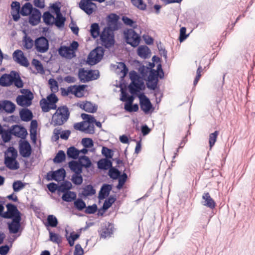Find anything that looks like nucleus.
I'll return each instance as SVG.
<instances>
[{
  "mask_svg": "<svg viewBox=\"0 0 255 255\" xmlns=\"http://www.w3.org/2000/svg\"><path fill=\"white\" fill-rule=\"evenodd\" d=\"M66 159V154L62 150H60L53 159L54 163L59 164L64 162Z\"/></svg>",
  "mask_w": 255,
  "mask_h": 255,
  "instance_id": "obj_41",
  "label": "nucleus"
},
{
  "mask_svg": "<svg viewBox=\"0 0 255 255\" xmlns=\"http://www.w3.org/2000/svg\"><path fill=\"white\" fill-rule=\"evenodd\" d=\"M159 78V74L155 69H151L149 71V76L146 82L147 87L151 90L159 89L158 83Z\"/></svg>",
  "mask_w": 255,
  "mask_h": 255,
  "instance_id": "obj_9",
  "label": "nucleus"
},
{
  "mask_svg": "<svg viewBox=\"0 0 255 255\" xmlns=\"http://www.w3.org/2000/svg\"><path fill=\"white\" fill-rule=\"evenodd\" d=\"M19 151L21 156L24 158L30 157L32 153V148L30 144L27 140H19Z\"/></svg>",
  "mask_w": 255,
  "mask_h": 255,
  "instance_id": "obj_14",
  "label": "nucleus"
},
{
  "mask_svg": "<svg viewBox=\"0 0 255 255\" xmlns=\"http://www.w3.org/2000/svg\"><path fill=\"white\" fill-rule=\"evenodd\" d=\"M34 48L39 53L46 52L49 48V43L47 38L41 36L35 38L34 40Z\"/></svg>",
  "mask_w": 255,
  "mask_h": 255,
  "instance_id": "obj_8",
  "label": "nucleus"
},
{
  "mask_svg": "<svg viewBox=\"0 0 255 255\" xmlns=\"http://www.w3.org/2000/svg\"><path fill=\"white\" fill-rule=\"evenodd\" d=\"M23 46L26 49H30L34 45V41L32 38L25 34L23 38Z\"/></svg>",
  "mask_w": 255,
  "mask_h": 255,
  "instance_id": "obj_44",
  "label": "nucleus"
},
{
  "mask_svg": "<svg viewBox=\"0 0 255 255\" xmlns=\"http://www.w3.org/2000/svg\"><path fill=\"white\" fill-rule=\"evenodd\" d=\"M15 105L10 101L0 100V113L11 114L15 110Z\"/></svg>",
  "mask_w": 255,
  "mask_h": 255,
  "instance_id": "obj_15",
  "label": "nucleus"
},
{
  "mask_svg": "<svg viewBox=\"0 0 255 255\" xmlns=\"http://www.w3.org/2000/svg\"><path fill=\"white\" fill-rule=\"evenodd\" d=\"M28 16H29V23L32 26L37 25L40 22L42 17L41 11L36 8H33Z\"/></svg>",
  "mask_w": 255,
  "mask_h": 255,
  "instance_id": "obj_17",
  "label": "nucleus"
},
{
  "mask_svg": "<svg viewBox=\"0 0 255 255\" xmlns=\"http://www.w3.org/2000/svg\"><path fill=\"white\" fill-rule=\"evenodd\" d=\"M125 110L129 113L137 112L139 107L137 104H125Z\"/></svg>",
  "mask_w": 255,
  "mask_h": 255,
  "instance_id": "obj_55",
  "label": "nucleus"
},
{
  "mask_svg": "<svg viewBox=\"0 0 255 255\" xmlns=\"http://www.w3.org/2000/svg\"><path fill=\"white\" fill-rule=\"evenodd\" d=\"M157 47L160 54L162 55L164 59L166 60L167 58V51L160 41L157 43Z\"/></svg>",
  "mask_w": 255,
  "mask_h": 255,
  "instance_id": "obj_61",
  "label": "nucleus"
},
{
  "mask_svg": "<svg viewBox=\"0 0 255 255\" xmlns=\"http://www.w3.org/2000/svg\"><path fill=\"white\" fill-rule=\"evenodd\" d=\"M66 176V172L64 168L61 167L55 171H50L46 175L47 181L54 180L59 181L64 180Z\"/></svg>",
  "mask_w": 255,
  "mask_h": 255,
  "instance_id": "obj_10",
  "label": "nucleus"
},
{
  "mask_svg": "<svg viewBox=\"0 0 255 255\" xmlns=\"http://www.w3.org/2000/svg\"><path fill=\"white\" fill-rule=\"evenodd\" d=\"M74 95L75 97L78 98H81L84 96V92L85 89L87 87V85H75L72 86Z\"/></svg>",
  "mask_w": 255,
  "mask_h": 255,
  "instance_id": "obj_30",
  "label": "nucleus"
},
{
  "mask_svg": "<svg viewBox=\"0 0 255 255\" xmlns=\"http://www.w3.org/2000/svg\"><path fill=\"white\" fill-rule=\"evenodd\" d=\"M74 206L78 211H83L86 208V204L82 198H79L74 201Z\"/></svg>",
  "mask_w": 255,
  "mask_h": 255,
  "instance_id": "obj_47",
  "label": "nucleus"
},
{
  "mask_svg": "<svg viewBox=\"0 0 255 255\" xmlns=\"http://www.w3.org/2000/svg\"><path fill=\"white\" fill-rule=\"evenodd\" d=\"M12 84L16 86V71H12L10 74H4L0 77L1 86L8 87Z\"/></svg>",
  "mask_w": 255,
  "mask_h": 255,
  "instance_id": "obj_12",
  "label": "nucleus"
},
{
  "mask_svg": "<svg viewBox=\"0 0 255 255\" xmlns=\"http://www.w3.org/2000/svg\"><path fill=\"white\" fill-rule=\"evenodd\" d=\"M96 191L94 187L91 184L86 185L83 188V192L81 193V196H82L84 198H86L88 196H92L96 194Z\"/></svg>",
  "mask_w": 255,
  "mask_h": 255,
  "instance_id": "obj_33",
  "label": "nucleus"
},
{
  "mask_svg": "<svg viewBox=\"0 0 255 255\" xmlns=\"http://www.w3.org/2000/svg\"><path fill=\"white\" fill-rule=\"evenodd\" d=\"M79 161H82V165L83 167L89 168L92 165V163L88 156L86 155H82L79 157Z\"/></svg>",
  "mask_w": 255,
  "mask_h": 255,
  "instance_id": "obj_48",
  "label": "nucleus"
},
{
  "mask_svg": "<svg viewBox=\"0 0 255 255\" xmlns=\"http://www.w3.org/2000/svg\"><path fill=\"white\" fill-rule=\"evenodd\" d=\"M149 53H150V49L146 45H140L137 48V54L142 58L146 59Z\"/></svg>",
  "mask_w": 255,
  "mask_h": 255,
  "instance_id": "obj_31",
  "label": "nucleus"
},
{
  "mask_svg": "<svg viewBox=\"0 0 255 255\" xmlns=\"http://www.w3.org/2000/svg\"><path fill=\"white\" fill-rule=\"evenodd\" d=\"M68 166L70 170L74 173H82L83 172V167L81 161L72 160L69 162Z\"/></svg>",
  "mask_w": 255,
  "mask_h": 255,
  "instance_id": "obj_24",
  "label": "nucleus"
},
{
  "mask_svg": "<svg viewBox=\"0 0 255 255\" xmlns=\"http://www.w3.org/2000/svg\"><path fill=\"white\" fill-rule=\"evenodd\" d=\"M49 232V241L56 243L57 244H59L62 242L61 237L57 234L52 232L50 231V229L47 228Z\"/></svg>",
  "mask_w": 255,
  "mask_h": 255,
  "instance_id": "obj_53",
  "label": "nucleus"
},
{
  "mask_svg": "<svg viewBox=\"0 0 255 255\" xmlns=\"http://www.w3.org/2000/svg\"><path fill=\"white\" fill-rule=\"evenodd\" d=\"M117 198L115 195H111L109 197L108 196L105 200L103 205L109 209L112 206L113 204L115 202Z\"/></svg>",
  "mask_w": 255,
  "mask_h": 255,
  "instance_id": "obj_56",
  "label": "nucleus"
},
{
  "mask_svg": "<svg viewBox=\"0 0 255 255\" xmlns=\"http://www.w3.org/2000/svg\"><path fill=\"white\" fill-rule=\"evenodd\" d=\"M58 51L59 54L63 57L71 58L74 57L73 56V53L69 46H60L58 49Z\"/></svg>",
  "mask_w": 255,
  "mask_h": 255,
  "instance_id": "obj_27",
  "label": "nucleus"
},
{
  "mask_svg": "<svg viewBox=\"0 0 255 255\" xmlns=\"http://www.w3.org/2000/svg\"><path fill=\"white\" fill-rule=\"evenodd\" d=\"M219 131L215 130L214 132L209 134V143L210 148H211L215 144L217 141Z\"/></svg>",
  "mask_w": 255,
  "mask_h": 255,
  "instance_id": "obj_54",
  "label": "nucleus"
},
{
  "mask_svg": "<svg viewBox=\"0 0 255 255\" xmlns=\"http://www.w3.org/2000/svg\"><path fill=\"white\" fill-rule=\"evenodd\" d=\"M186 28L185 27H182L180 29V35L178 40L180 42L184 41L188 36V34H186Z\"/></svg>",
  "mask_w": 255,
  "mask_h": 255,
  "instance_id": "obj_64",
  "label": "nucleus"
},
{
  "mask_svg": "<svg viewBox=\"0 0 255 255\" xmlns=\"http://www.w3.org/2000/svg\"><path fill=\"white\" fill-rule=\"evenodd\" d=\"M81 174L82 173H76L72 175L71 181L75 185H80L83 183V178Z\"/></svg>",
  "mask_w": 255,
  "mask_h": 255,
  "instance_id": "obj_50",
  "label": "nucleus"
},
{
  "mask_svg": "<svg viewBox=\"0 0 255 255\" xmlns=\"http://www.w3.org/2000/svg\"><path fill=\"white\" fill-rule=\"evenodd\" d=\"M98 109V106L94 104L93 105L91 102L86 101L85 108L84 111L89 113H94L96 112Z\"/></svg>",
  "mask_w": 255,
  "mask_h": 255,
  "instance_id": "obj_49",
  "label": "nucleus"
},
{
  "mask_svg": "<svg viewBox=\"0 0 255 255\" xmlns=\"http://www.w3.org/2000/svg\"><path fill=\"white\" fill-rule=\"evenodd\" d=\"M70 112L66 106L60 107L52 117L54 126L62 125L69 119Z\"/></svg>",
  "mask_w": 255,
  "mask_h": 255,
  "instance_id": "obj_2",
  "label": "nucleus"
},
{
  "mask_svg": "<svg viewBox=\"0 0 255 255\" xmlns=\"http://www.w3.org/2000/svg\"><path fill=\"white\" fill-rule=\"evenodd\" d=\"M81 142L83 146L87 148H92L94 144L93 139L88 137L82 138Z\"/></svg>",
  "mask_w": 255,
  "mask_h": 255,
  "instance_id": "obj_57",
  "label": "nucleus"
},
{
  "mask_svg": "<svg viewBox=\"0 0 255 255\" xmlns=\"http://www.w3.org/2000/svg\"><path fill=\"white\" fill-rule=\"evenodd\" d=\"M47 188L48 190L52 193H55L56 191L60 192L59 190V185L54 182H51L47 185Z\"/></svg>",
  "mask_w": 255,
  "mask_h": 255,
  "instance_id": "obj_60",
  "label": "nucleus"
},
{
  "mask_svg": "<svg viewBox=\"0 0 255 255\" xmlns=\"http://www.w3.org/2000/svg\"><path fill=\"white\" fill-rule=\"evenodd\" d=\"M2 141L7 143L10 141L12 135L16 136V125L11 126V128L5 129L1 134Z\"/></svg>",
  "mask_w": 255,
  "mask_h": 255,
  "instance_id": "obj_18",
  "label": "nucleus"
},
{
  "mask_svg": "<svg viewBox=\"0 0 255 255\" xmlns=\"http://www.w3.org/2000/svg\"><path fill=\"white\" fill-rule=\"evenodd\" d=\"M35 8L29 2H26L21 7L20 2L17 1V21L20 18V15L23 16H28Z\"/></svg>",
  "mask_w": 255,
  "mask_h": 255,
  "instance_id": "obj_13",
  "label": "nucleus"
},
{
  "mask_svg": "<svg viewBox=\"0 0 255 255\" xmlns=\"http://www.w3.org/2000/svg\"><path fill=\"white\" fill-rule=\"evenodd\" d=\"M84 212L88 214H94L98 211L97 205L94 204L91 206H86Z\"/></svg>",
  "mask_w": 255,
  "mask_h": 255,
  "instance_id": "obj_62",
  "label": "nucleus"
},
{
  "mask_svg": "<svg viewBox=\"0 0 255 255\" xmlns=\"http://www.w3.org/2000/svg\"><path fill=\"white\" fill-rule=\"evenodd\" d=\"M117 27L113 28L112 26L105 27L100 36L102 44L106 48H109L114 46L115 43L114 30L117 29Z\"/></svg>",
  "mask_w": 255,
  "mask_h": 255,
  "instance_id": "obj_1",
  "label": "nucleus"
},
{
  "mask_svg": "<svg viewBox=\"0 0 255 255\" xmlns=\"http://www.w3.org/2000/svg\"><path fill=\"white\" fill-rule=\"evenodd\" d=\"M66 238L68 242L69 246L70 247L73 246L75 241L79 239L80 234L76 233L73 231L70 233V236H68V232L67 230H66Z\"/></svg>",
  "mask_w": 255,
  "mask_h": 255,
  "instance_id": "obj_37",
  "label": "nucleus"
},
{
  "mask_svg": "<svg viewBox=\"0 0 255 255\" xmlns=\"http://www.w3.org/2000/svg\"><path fill=\"white\" fill-rule=\"evenodd\" d=\"M20 120L28 122L32 120L33 117L32 111L27 108H23L19 110Z\"/></svg>",
  "mask_w": 255,
  "mask_h": 255,
  "instance_id": "obj_19",
  "label": "nucleus"
},
{
  "mask_svg": "<svg viewBox=\"0 0 255 255\" xmlns=\"http://www.w3.org/2000/svg\"><path fill=\"white\" fill-rule=\"evenodd\" d=\"M121 171L117 167H113V166L109 169L108 175L113 180H117L119 177Z\"/></svg>",
  "mask_w": 255,
  "mask_h": 255,
  "instance_id": "obj_38",
  "label": "nucleus"
},
{
  "mask_svg": "<svg viewBox=\"0 0 255 255\" xmlns=\"http://www.w3.org/2000/svg\"><path fill=\"white\" fill-rule=\"evenodd\" d=\"M48 84L52 92L56 93L58 91V84L56 80L53 78H50L48 81Z\"/></svg>",
  "mask_w": 255,
  "mask_h": 255,
  "instance_id": "obj_58",
  "label": "nucleus"
},
{
  "mask_svg": "<svg viewBox=\"0 0 255 255\" xmlns=\"http://www.w3.org/2000/svg\"><path fill=\"white\" fill-rule=\"evenodd\" d=\"M58 224V220L53 215H49L47 216L46 223H44V225L46 227H50L52 228L56 227Z\"/></svg>",
  "mask_w": 255,
  "mask_h": 255,
  "instance_id": "obj_36",
  "label": "nucleus"
},
{
  "mask_svg": "<svg viewBox=\"0 0 255 255\" xmlns=\"http://www.w3.org/2000/svg\"><path fill=\"white\" fill-rule=\"evenodd\" d=\"M93 1H96V0H81L79 7L87 14L90 15L97 8L96 4Z\"/></svg>",
  "mask_w": 255,
  "mask_h": 255,
  "instance_id": "obj_11",
  "label": "nucleus"
},
{
  "mask_svg": "<svg viewBox=\"0 0 255 255\" xmlns=\"http://www.w3.org/2000/svg\"><path fill=\"white\" fill-rule=\"evenodd\" d=\"M104 49L102 47L98 46L96 47L94 51L96 53V58L94 61H89V64L92 65L98 63L103 58L104 53Z\"/></svg>",
  "mask_w": 255,
  "mask_h": 255,
  "instance_id": "obj_28",
  "label": "nucleus"
},
{
  "mask_svg": "<svg viewBox=\"0 0 255 255\" xmlns=\"http://www.w3.org/2000/svg\"><path fill=\"white\" fill-rule=\"evenodd\" d=\"M122 19L125 25L132 27L133 29L137 28V25L136 21L130 18L127 16H123Z\"/></svg>",
  "mask_w": 255,
  "mask_h": 255,
  "instance_id": "obj_46",
  "label": "nucleus"
},
{
  "mask_svg": "<svg viewBox=\"0 0 255 255\" xmlns=\"http://www.w3.org/2000/svg\"><path fill=\"white\" fill-rule=\"evenodd\" d=\"M32 65L34 68L41 74H44L45 72L43 66L41 62L36 59H33L32 60Z\"/></svg>",
  "mask_w": 255,
  "mask_h": 255,
  "instance_id": "obj_52",
  "label": "nucleus"
},
{
  "mask_svg": "<svg viewBox=\"0 0 255 255\" xmlns=\"http://www.w3.org/2000/svg\"><path fill=\"white\" fill-rule=\"evenodd\" d=\"M19 121L17 120V124L19 123ZM17 137L20 138V140H26L28 132L25 128L22 125L17 124Z\"/></svg>",
  "mask_w": 255,
  "mask_h": 255,
  "instance_id": "obj_29",
  "label": "nucleus"
},
{
  "mask_svg": "<svg viewBox=\"0 0 255 255\" xmlns=\"http://www.w3.org/2000/svg\"><path fill=\"white\" fill-rule=\"evenodd\" d=\"M21 94L17 96V105L23 108H28L32 104L34 96L32 92L28 89H20Z\"/></svg>",
  "mask_w": 255,
  "mask_h": 255,
  "instance_id": "obj_3",
  "label": "nucleus"
},
{
  "mask_svg": "<svg viewBox=\"0 0 255 255\" xmlns=\"http://www.w3.org/2000/svg\"><path fill=\"white\" fill-rule=\"evenodd\" d=\"M65 21L66 17L63 16L61 13H59L56 15L54 23L58 28H61L64 27Z\"/></svg>",
  "mask_w": 255,
  "mask_h": 255,
  "instance_id": "obj_40",
  "label": "nucleus"
},
{
  "mask_svg": "<svg viewBox=\"0 0 255 255\" xmlns=\"http://www.w3.org/2000/svg\"><path fill=\"white\" fill-rule=\"evenodd\" d=\"M17 63L25 67H28L29 65L27 58L24 55L23 52L19 49H17Z\"/></svg>",
  "mask_w": 255,
  "mask_h": 255,
  "instance_id": "obj_26",
  "label": "nucleus"
},
{
  "mask_svg": "<svg viewBox=\"0 0 255 255\" xmlns=\"http://www.w3.org/2000/svg\"><path fill=\"white\" fill-rule=\"evenodd\" d=\"M8 228L10 233L16 234V217H14L11 222L8 223Z\"/></svg>",
  "mask_w": 255,
  "mask_h": 255,
  "instance_id": "obj_63",
  "label": "nucleus"
},
{
  "mask_svg": "<svg viewBox=\"0 0 255 255\" xmlns=\"http://www.w3.org/2000/svg\"><path fill=\"white\" fill-rule=\"evenodd\" d=\"M99 77L100 73L98 70H85L84 68H80L79 70L78 78L82 83L97 80Z\"/></svg>",
  "mask_w": 255,
  "mask_h": 255,
  "instance_id": "obj_4",
  "label": "nucleus"
},
{
  "mask_svg": "<svg viewBox=\"0 0 255 255\" xmlns=\"http://www.w3.org/2000/svg\"><path fill=\"white\" fill-rule=\"evenodd\" d=\"M113 166L112 160L106 158H101L97 162L98 168L105 171L109 169Z\"/></svg>",
  "mask_w": 255,
  "mask_h": 255,
  "instance_id": "obj_23",
  "label": "nucleus"
},
{
  "mask_svg": "<svg viewBox=\"0 0 255 255\" xmlns=\"http://www.w3.org/2000/svg\"><path fill=\"white\" fill-rule=\"evenodd\" d=\"M119 16L116 13H111L107 16L108 26L115 25L117 26Z\"/></svg>",
  "mask_w": 255,
  "mask_h": 255,
  "instance_id": "obj_39",
  "label": "nucleus"
},
{
  "mask_svg": "<svg viewBox=\"0 0 255 255\" xmlns=\"http://www.w3.org/2000/svg\"><path fill=\"white\" fill-rule=\"evenodd\" d=\"M91 36L94 39L100 35V27L98 23H93L91 25L90 30Z\"/></svg>",
  "mask_w": 255,
  "mask_h": 255,
  "instance_id": "obj_35",
  "label": "nucleus"
},
{
  "mask_svg": "<svg viewBox=\"0 0 255 255\" xmlns=\"http://www.w3.org/2000/svg\"><path fill=\"white\" fill-rule=\"evenodd\" d=\"M138 97L139 99L140 109L145 114L151 113L153 112L154 110L153 105L143 92L141 93L140 95H138Z\"/></svg>",
  "mask_w": 255,
  "mask_h": 255,
  "instance_id": "obj_7",
  "label": "nucleus"
},
{
  "mask_svg": "<svg viewBox=\"0 0 255 255\" xmlns=\"http://www.w3.org/2000/svg\"><path fill=\"white\" fill-rule=\"evenodd\" d=\"M67 155L68 158L73 159L79 158V149L74 146H71L67 148Z\"/></svg>",
  "mask_w": 255,
  "mask_h": 255,
  "instance_id": "obj_32",
  "label": "nucleus"
},
{
  "mask_svg": "<svg viewBox=\"0 0 255 255\" xmlns=\"http://www.w3.org/2000/svg\"><path fill=\"white\" fill-rule=\"evenodd\" d=\"M4 153V163L6 167L10 170H16V148L10 146Z\"/></svg>",
  "mask_w": 255,
  "mask_h": 255,
  "instance_id": "obj_5",
  "label": "nucleus"
},
{
  "mask_svg": "<svg viewBox=\"0 0 255 255\" xmlns=\"http://www.w3.org/2000/svg\"><path fill=\"white\" fill-rule=\"evenodd\" d=\"M63 194L62 196L63 201L67 202H70L75 201L76 198V194L75 192L68 191L62 192Z\"/></svg>",
  "mask_w": 255,
  "mask_h": 255,
  "instance_id": "obj_34",
  "label": "nucleus"
},
{
  "mask_svg": "<svg viewBox=\"0 0 255 255\" xmlns=\"http://www.w3.org/2000/svg\"><path fill=\"white\" fill-rule=\"evenodd\" d=\"M4 201H0V216L4 219H13L14 215L11 214L10 212L7 211L6 212H3L4 206L3 204Z\"/></svg>",
  "mask_w": 255,
  "mask_h": 255,
  "instance_id": "obj_43",
  "label": "nucleus"
},
{
  "mask_svg": "<svg viewBox=\"0 0 255 255\" xmlns=\"http://www.w3.org/2000/svg\"><path fill=\"white\" fill-rule=\"evenodd\" d=\"M57 103H53L48 104V102L46 99L42 98L40 101V105L42 109V112L44 113L48 112L51 109L56 110L57 106L56 105Z\"/></svg>",
  "mask_w": 255,
  "mask_h": 255,
  "instance_id": "obj_25",
  "label": "nucleus"
},
{
  "mask_svg": "<svg viewBox=\"0 0 255 255\" xmlns=\"http://www.w3.org/2000/svg\"><path fill=\"white\" fill-rule=\"evenodd\" d=\"M59 190L61 193L70 191L72 188V185L69 181L64 180L59 185Z\"/></svg>",
  "mask_w": 255,
  "mask_h": 255,
  "instance_id": "obj_51",
  "label": "nucleus"
},
{
  "mask_svg": "<svg viewBox=\"0 0 255 255\" xmlns=\"http://www.w3.org/2000/svg\"><path fill=\"white\" fill-rule=\"evenodd\" d=\"M43 22L47 25H52L53 23L51 22L52 18H54V16L51 14L49 11H45L42 15Z\"/></svg>",
  "mask_w": 255,
  "mask_h": 255,
  "instance_id": "obj_45",
  "label": "nucleus"
},
{
  "mask_svg": "<svg viewBox=\"0 0 255 255\" xmlns=\"http://www.w3.org/2000/svg\"><path fill=\"white\" fill-rule=\"evenodd\" d=\"M202 199L204 200L202 202V205L211 209H213L215 208L216 203L211 197L209 192L204 193L202 196Z\"/></svg>",
  "mask_w": 255,
  "mask_h": 255,
  "instance_id": "obj_21",
  "label": "nucleus"
},
{
  "mask_svg": "<svg viewBox=\"0 0 255 255\" xmlns=\"http://www.w3.org/2000/svg\"><path fill=\"white\" fill-rule=\"evenodd\" d=\"M81 117L89 124H93L94 122L96 121V119L93 116L87 114H81Z\"/></svg>",
  "mask_w": 255,
  "mask_h": 255,
  "instance_id": "obj_59",
  "label": "nucleus"
},
{
  "mask_svg": "<svg viewBox=\"0 0 255 255\" xmlns=\"http://www.w3.org/2000/svg\"><path fill=\"white\" fill-rule=\"evenodd\" d=\"M113 224L110 223H108V226L103 227L98 231L100 237L105 239L107 237H111V235L113 234Z\"/></svg>",
  "mask_w": 255,
  "mask_h": 255,
  "instance_id": "obj_22",
  "label": "nucleus"
},
{
  "mask_svg": "<svg viewBox=\"0 0 255 255\" xmlns=\"http://www.w3.org/2000/svg\"><path fill=\"white\" fill-rule=\"evenodd\" d=\"M112 184L104 183L101 187L100 191L99 193L98 198L100 200H104L107 198L112 190Z\"/></svg>",
  "mask_w": 255,
  "mask_h": 255,
  "instance_id": "obj_20",
  "label": "nucleus"
},
{
  "mask_svg": "<svg viewBox=\"0 0 255 255\" xmlns=\"http://www.w3.org/2000/svg\"><path fill=\"white\" fill-rule=\"evenodd\" d=\"M126 42L133 47H137L141 40L140 36L133 29H128L124 32Z\"/></svg>",
  "mask_w": 255,
  "mask_h": 255,
  "instance_id": "obj_6",
  "label": "nucleus"
},
{
  "mask_svg": "<svg viewBox=\"0 0 255 255\" xmlns=\"http://www.w3.org/2000/svg\"><path fill=\"white\" fill-rule=\"evenodd\" d=\"M26 225V217L17 209V238L21 234Z\"/></svg>",
  "mask_w": 255,
  "mask_h": 255,
  "instance_id": "obj_16",
  "label": "nucleus"
},
{
  "mask_svg": "<svg viewBox=\"0 0 255 255\" xmlns=\"http://www.w3.org/2000/svg\"><path fill=\"white\" fill-rule=\"evenodd\" d=\"M102 155L105 157L104 158L112 159L114 156V150L106 146H103L102 151Z\"/></svg>",
  "mask_w": 255,
  "mask_h": 255,
  "instance_id": "obj_42",
  "label": "nucleus"
}]
</instances>
